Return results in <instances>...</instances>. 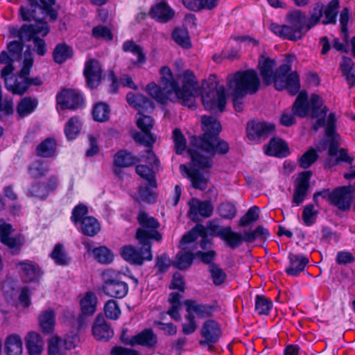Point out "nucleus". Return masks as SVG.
<instances>
[{
  "label": "nucleus",
  "instance_id": "1",
  "mask_svg": "<svg viewBox=\"0 0 355 355\" xmlns=\"http://www.w3.org/2000/svg\"><path fill=\"white\" fill-rule=\"evenodd\" d=\"M160 75L159 86L153 82L146 86L148 94L157 102L164 104L168 101L180 100L184 105L191 107L194 98L201 94L202 102L206 110H223L226 95L224 87L218 86L216 76H209L203 83V89L200 92L197 80L190 71H184L180 76L182 87H179L168 67L161 68Z\"/></svg>",
  "mask_w": 355,
  "mask_h": 355
},
{
  "label": "nucleus",
  "instance_id": "2",
  "mask_svg": "<svg viewBox=\"0 0 355 355\" xmlns=\"http://www.w3.org/2000/svg\"><path fill=\"white\" fill-rule=\"evenodd\" d=\"M202 137H193L188 152L191 159V166H180L181 174L184 178H202L211 166V158L216 154H225L229 150L227 142L219 140L220 123L214 117L203 116L201 118Z\"/></svg>",
  "mask_w": 355,
  "mask_h": 355
},
{
  "label": "nucleus",
  "instance_id": "3",
  "mask_svg": "<svg viewBox=\"0 0 355 355\" xmlns=\"http://www.w3.org/2000/svg\"><path fill=\"white\" fill-rule=\"evenodd\" d=\"M309 13L310 17L307 19L304 13L300 10H294L288 16L289 25L272 24L270 28L273 33L283 39L299 40L320 21L323 15L322 3H315L311 8Z\"/></svg>",
  "mask_w": 355,
  "mask_h": 355
},
{
  "label": "nucleus",
  "instance_id": "4",
  "mask_svg": "<svg viewBox=\"0 0 355 355\" xmlns=\"http://www.w3.org/2000/svg\"><path fill=\"white\" fill-rule=\"evenodd\" d=\"M275 62L272 60L261 56L259 62V68L264 83L266 85L274 83L277 90L286 89L290 94H297L300 88L298 75L291 71L288 64H282L274 72Z\"/></svg>",
  "mask_w": 355,
  "mask_h": 355
},
{
  "label": "nucleus",
  "instance_id": "5",
  "mask_svg": "<svg viewBox=\"0 0 355 355\" xmlns=\"http://www.w3.org/2000/svg\"><path fill=\"white\" fill-rule=\"evenodd\" d=\"M126 99L130 105L138 110L136 123L141 132L134 135V139L147 147H150L156 139L150 132L153 121L150 116L144 115L143 112L153 110V103L142 94H135L132 92L127 94Z\"/></svg>",
  "mask_w": 355,
  "mask_h": 355
},
{
  "label": "nucleus",
  "instance_id": "6",
  "mask_svg": "<svg viewBox=\"0 0 355 355\" xmlns=\"http://www.w3.org/2000/svg\"><path fill=\"white\" fill-rule=\"evenodd\" d=\"M327 112V108L323 106L322 101L319 96L313 94L308 100L307 94L301 92L293 105V113L289 111L284 112L280 118V123L284 126L292 125L295 123L294 114L301 117L311 115L318 120L324 119Z\"/></svg>",
  "mask_w": 355,
  "mask_h": 355
},
{
  "label": "nucleus",
  "instance_id": "7",
  "mask_svg": "<svg viewBox=\"0 0 355 355\" xmlns=\"http://www.w3.org/2000/svg\"><path fill=\"white\" fill-rule=\"evenodd\" d=\"M33 54L28 48L24 55L23 66L20 68L19 74L16 76L13 73L14 67L12 64L5 66L1 70V76L5 81L6 87L13 94H24L30 85H40L42 81L40 78H29L30 70L33 66Z\"/></svg>",
  "mask_w": 355,
  "mask_h": 355
},
{
  "label": "nucleus",
  "instance_id": "8",
  "mask_svg": "<svg viewBox=\"0 0 355 355\" xmlns=\"http://www.w3.org/2000/svg\"><path fill=\"white\" fill-rule=\"evenodd\" d=\"M260 80L257 72L253 69L239 71L229 75L227 78V92L235 98L234 105L236 111L242 110L238 98L247 94L255 93L259 87Z\"/></svg>",
  "mask_w": 355,
  "mask_h": 355
},
{
  "label": "nucleus",
  "instance_id": "9",
  "mask_svg": "<svg viewBox=\"0 0 355 355\" xmlns=\"http://www.w3.org/2000/svg\"><path fill=\"white\" fill-rule=\"evenodd\" d=\"M35 20V25H24L20 29L10 28V33L12 37H17L22 41L33 40L37 53L44 55L46 52L45 42L39 39V36H45L49 33V27L46 22L40 20L39 17L33 18Z\"/></svg>",
  "mask_w": 355,
  "mask_h": 355
},
{
  "label": "nucleus",
  "instance_id": "10",
  "mask_svg": "<svg viewBox=\"0 0 355 355\" xmlns=\"http://www.w3.org/2000/svg\"><path fill=\"white\" fill-rule=\"evenodd\" d=\"M88 212L87 206L79 203L73 208L70 220L81 234L93 237L101 231V225L95 217L87 216Z\"/></svg>",
  "mask_w": 355,
  "mask_h": 355
},
{
  "label": "nucleus",
  "instance_id": "11",
  "mask_svg": "<svg viewBox=\"0 0 355 355\" xmlns=\"http://www.w3.org/2000/svg\"><path fill=\"white\" fill-rule=\"evenodd\" d=\"M137 220L140 225L135 234L137 241H141L146 244L147 242L152 243L151 240L160 241L162 239V234L157 230L160 226L158 220L148 215L145 211H139Z\"/></svg>",
  "mask_w": 355,
  "mask_h": 355
},
{
  "label": "nucleus",
  "instance_id": "12",
  "mask_svg": "<svg viewBox=\"0 0 355 355\" xmlns=\"http://www.w3.org/2000/svg\"><path fill=\"white\" fill-rule=\"evenodd\" d=\"M337 117L334 113L331 112L325 121L324 119H318L313 125V129L316 131L319 128L325 127V135L329 143V154L331 156L336 155L339 153V159L346 161L348 158L347 152L345 149L338 151L340 136L336 132V122Z\"/></svg>",
  "mask_w": 355,
  "mask_h": 355
},
{
  "label": "nucleus",
  "instance_id": "13",
  "mask_svg": "<svg viewBox=\"0 0 355 355\" xmlns=\"http://www.w3.org/2000/svg\"><path fill=\"white\" fill-rule=\"evenodd\" d=\"M141 248L137 249L132 245H124L121 248V255L124 260L135 266H142L145 261L153 260L152 243L144 244L137 241Z\"/></svg>",
  "mask_w": 355,
  "mask_h": 355
},
{
  "label": "nucleus",
  "instance_id": "14",
  "mask_svg": "<svg viewBox=\"0 0 355 355\" xmlns=\"http://www.w3.org/2000/svg\"><path fill=\"white\" fill-rule=\"evenodd\" d=\"M103 284L101 290L107 297L115 299H123L129 291L128 284L116 277H107V272H103Z\"/></svg>",
  "mask_w": 355,
  "mask_h": 355
},
{
  "label": "nucleus",
  "instance_id": "15",
  "mask_svg": "<svg viewBox=\"0 0 355 355\" xmlns=\"http://www.w3.org/2000/svg\"><path fill=\"white\" fill-rule=\"evenodd\" d=\"M354 191V184H349L335 188L332 190L331 205L342 211H348L352 206Z\"/></svg>",
  "mask_w": 355,
  "mask_h": 355
},
{
  "label": "nucleus",
  "instance_id": "16",
  "mask_svg": "<svg viewBox=\"0 0 355 355\" xmlns=\"http://www.w3.org/2000/svg\"><path fill=\"white\" fill-rule=\"evenodd\" d=\"M187 313H195L199 318H209L214 315L218 309V302L211 304L198 303L196 300L188 299L184 301Z\"/></svg>",
  "mask_w": 355,
  "mask_h": 355
},
{
  "label": "nucleus",
  "instance_id": "17",
  "mask_svg": "<svg viewBox=\"0 0 355 355\" xmlns=\"http://www.w3.org/2000/svg\"><path fill=\"white\" fill-rule=\"evenodd\" d=\"M8 49L10 53V55H8L6 52H2L0 54V63H4L6 64V66L12 64V66L14 67V70L17 66L20 68L22 67L24 55L25 53L21 54V42L19 41L11 42L8 44Z\"/></svg>",
  "mask_w": 355,
  "mask_h": 355
},
{
  "label": "nucleus",
  "instance_id": "18",
  "mask_svg": "<svg viewBox=\"0 0 355 355\" xmlns=\"http://www.w3.org/2000/svg\"><path fill=\"white\" fill-rule=\"evenodd\" d=\"M200 335L204 338V340H200V345L210 346L218 342L222 336V331L219 324L216 320H207L202 324Z\"/></svg>",
  "mask_w": 355,
  "mask_h": 355
},
{
  "label": "nucleus",
  "instance_id": "19",
  "mask_svg": "<svg viewBox=\"0 0 355 355\" xmlns=\"http://www.w3.org/2000/svg\"><path fill=\"white\" fill-rule=\"evenodd\" d=\"M270 235L269 230L262 225L257 226L253 230H244L243 234L237 232L236 248L241 245L243 241L250 243L258 240L265 243Z\"/></svg>",
  "mask_w": 355,
  "mask_h": 355
},
{
  "label": "nucleus",
  "instance_id": "20",
  "mask_svg": "<svg viewBox=\"0 0 355 355\" xmlns=\"http://www.w3.org/2000/svg\"><path fill=\"white\" fill-rule=\"evenodd\" d=\"M57 103L62 109H77L83 103L82 94L74 89H64L57 95Z\"/></svg>",
  "mask_w": 355,
  "mask_h": 355
},
{
  "label": "nucleus",
  "instance_id": "21",
  "mask_svg": "<svg viewBox=\"0 0 355 355\" xmlns=\"http://www.w3.org/2000/svg\"><path fill=\"white\" fill-rule=\"evenodd\" d=\"M146 181L138 187L135 200L139 202L155 204L157 200V179H145Z\"/></svg>",
  "mask_w": 355,
  "mask_h": 355
},
{
  "label": "nucleus",
  "instance_id": "22",
  "mask_svg": "<svg viewBox=\"0 0 355 355\" xmlns=\"http://www.w3.org/2000/svg\"><path fill=\"white\" fill-rule=\"evenodd\" d=\"M207 232H209L210 236L212 237H219L231 249H236L237 232L233 231L230 226L220 227L218 225L214 224L210 221L207 224Z\"/></svg>",
  "mask_w": 355,
  "mask_h": 355
},
{
  "label": "nucleus",
  "instance_id": "23",
  "mask_svg": "<svg viewBox=\"0 0 355 355\" xmlns=\"http://www.w3.org/2000/svg\"><path fill=\"white\" fill-rule=\"evenodd\" d=\"M189 205L188 216L193 221L198 220V216L209 218L212 216L214 212V207L209 200L202 201L196 198H192L189 201Z\"/></svg>",
  "mask_w": 355,
  "mask_h": 355
},
{
  "label": "nucleus",
  "instance_id": "24",
  "mask_svg": "<svg viewBox=\"0 0 355 355\" xmlns=\"http://www.w3.org/2000/svg\"><path fill=\"white\" fill-rule=\"evenodd\" d=\"M30 6L28 7L21 6L20 8V15L21 18L25 21H29L32 18H35L36 14L42 13L44 16L49 17L50 19L53 21L57 18L56 11L50 9L43 3V6H37L35 0H28Z\"/></svg>",
  "mask_w": 355,
  "mask_h": 355
},
{
  "label": "nucleus",
  "instance_id": "25",
  "mask_svg": "<svg viewBox=\"0 0 355 355\" xmlns=\"http://www.w3.org/2000/svg\"><path fill=\"white\" fill-rule=\"evenodd\" d=\"M275 126L272 123L252 121L248 123L247 136L252 141H258L261 138L272 133Z\"/></svg>",
  "mask_w": 355,
  "mask_h": 355
},
{
  "label": "nucleus",
  "instance_id": "26",
  "mask_svg": "<svg viewBox=\"0 0 355 355\" xmlns=\"http://www.w3.org/2000/svg\"><path fill=\"white\" fill-rule=\"evenodd\" d=\"M141 157H145L144 161L149 164L151 168L146 165H138L136 167L137 174L140 178H154L159 169V161L151 149H148L146 155Z\"/></svg>",
  "mask_w": 355,
  "mask_h": 355
},
{
  "label": "nucleus",
  "instance_id": "27",
  "mask_svg": "<svg viewBox=\"0 0 355 355\" xmlns=\"http://www.w3.org/2000/svg\"><path fill=\"white\" fill-rule=\"evenodd\" d=\"M92 330L97 340L108 341L114 336L113 329L101 313L96 315Z\"/></svg>",
  "mask_w": 355,
  "mask_h": 355
},
{
  "label": "nucleus",
  "instance_id": "28",
  "mask_svg": "<svg viewBox=\"0 0 355 355\" xmlns=\"http://www.w3.org/2000/svg\"><path fill=\"white\" fill-rule=\"evenodd\" d=\"M150 17L161 23H166L175 15L174 10L164 1L155 3L149 12Z\"/></svg>",
  "mask_w": 355,
  "mask_h": 355
},
{
  "label": "nucleus",
  "instance_id": "29",
  "mask_svg": "<svg viewBox=\"0 0 355 355\" xmlns=\"http://www.w3.org/2000/svg\"><path fill=\"white\" fill-rule=\"evenodd\" d=\"M17 266H21L22 279L24 282H38L43 272L37 263L29 260L19 261Z\"/></svg>",
  "mask_w": 355,
  "mask_h": 355
},
{
  "label": "nucleus",
  "instance_id": "30",
  "mask_svg": "<svg viewBox=\"0 0 355 355\" xmlns=\"http://www.w3.org/2000/svg\"><path fill=\"white\" fill-rule=\"evenodd\" d=\"M84 74L87 86L91 89L96 88L100 83L102 74L99 62L96 60H88L85 64Z\"/></svg>",
  "mask_w": 355,
  "mask_h": 355
},
{
  "label": "nucleus",
  "instance_id": "31",
  "mask_svg": "<svg viewBox=\"0 0 355 355\" xmlns=\"http://www.w3.org/2000/svg\"><path fill=\"white\" fill-rule=\"evenodd\" d=\"M289 266L285 269V272L291 277H297L309 263V258L302 254L290 252L288 255Z\"/></svg>",
  "mask_w": 355,
  "mask_h": 355
},
{
  "label": "nucleus",
  "instance_id": "32",
  "mask_svg": "<svg viewBox=\"0 0 355 355\" xmlns=\"http://www.w3.org/2000/svg\"><path fill=\"white\" fill-rule=\"evenodd\" d=\"M57 185L56 179H49L46 183L35 182L28 189V196L43 200L46 199L50 192L56 189Z\"/></svg>",
  "mask_w": 355,
  "mask_h": 355
},
{
  "label": "nucleus",
  "instance_id": "33",
  "mask_svg": "<svg viewBox=\"0 0 355 355\" xmlns=\"http://www.w3.org/2000/svg\"><path fill=\"white\" fill-rule=\"evenodd\" d=\"M25 345L28 355H41L44 342L40 334L29 331L25 337Z\"/></svg>",
  "mask_w": 355,
  "mask_h": 355
},
{
  "label": "nucleus",
  "instance_id": "34",
  "mask_svg": "<svg viewBox=\"0 0 355 355\" xmlns=\"http://www.w3.org/2000/svg\"><path fill=\"white\" fill-rule=\"evenodd\" d=\"M265 153L270 156L284 157L289 154L288 145L280 138L272 139L264 148Z\"/></svg>",
  "mask_w": 355,
  "mask_h": 355
},
{
  "label": "nucleus",
  "instance_id": "35",
  "mask_svg": "<svg viewBox=\"0 0 355 355\" xmlns=\"http://www.w3.org/2000/svg\"><path fill=\"white\" fill-rule=\"evenodd\" d=\"M311 179H296L294 183L295 189L293 196V202L296 205H301L306 196L311 186Z\"/></svg>",
  "mask_w": 355,
  "mask_h": 355
},
{
  "label": "nucleus",
  "instance_id": "36",
  "mask_svg": "<svg viewBox=\"0 0 355 355\" xmlns=\"http://www.w3.org/2000/svg\"><path fill=\"white\" fill-rule=\"evenodd\" d=\"M157 343V337L151 328H146L135 335V346L141 345L150 349Z\"/></svg>",
  "mask_w": 355,
  "mask_h": 355
},
{
  "label": "nucleus",
  "instance_id": "37",
  "mask_svg": "<svg viewBox=\"0 0 355 355\" xmlns=\"http://www.w3.org/2000/svg\"><path fill=\"white\" fill-rule=\"evenodd\" d=\"M196 257V252L184 250H180L177 253L172 266L180 270L189 269L191 267Z\"/></svg>",
  "mask_w": 355,
  "mask_h": 355
},
{
  "label": "nucleus",
  "instance_id": "38",
  "mask_svg": "<svg viewBox=\"0 0 355 355\" xmlns=\"http://www.w3.org/2000/svg\"><path fill=\"white\" fill-rule=\"evenodd\" d=\"M21 337L16 334L8 336L4 342V351L6 355H21L23 350Z\"/></svg>",
  "mask_w": 355,
  "mask_h": 355
},
{
  "label": "nucleus",
  "instance_id": "39",
  "mask_svg": "<svg viewBox=\"0 0 355 355\" xmlns=\"http://www.w3.org/2000/svg\"><path fill=\"white\" fill-rule=\"evenodd\" d=\"M41 330L44 334H51L54 331L55 324V315L54 311L48 309L44 311L39 317Z\"/></svg>",
  "mask_w": 355,
  "mask_h": 355
},
{
  "label": "nucleus",
  "instance_id": "40",
  "mask_svg": "<svg viewBox=\"0 0 355 355\" xmlns=\"http://www.w3.org/2000/svg\"><path fill=\"white\" fill-rule=\"evenodd\" d=\"M123 49L125 52H130L137 58L136 61L132 62V65L130 66V68L135 66L141 67L146 63V55L140 46L137 45L132 41H127L123 44Z\"/></svg>",
  "mask_w": 355,
  "mask_h": 355
},
{
  "label": "nucleus",
  "instance_id": "41",
  "mask_svg": "<svg viewBox=\"0 0 355 355\" xmlns=\"http://www.w3.org/2000/svg\"><path fill=\"white\" fill-rule=\"evenodd\" d=\"M97 298L94 293L87 291L80 300V305L83 315H92L96 310Z\"/></svg>",
  "mask_w": 355,
  "mask_h": 355
},
{
  "label": "nucleus",
  "instance_id": "42",
  "mask_svg": "<svg viewBox=\"0 0 355 355\" xmlns=\"http://www.w3.org/2000/svg\"><path fill=\"white\" fill-rule=\"evenodd\" d=\"M50 257L53 260L54 263L58 266H69L71 264V259L68 257L64 250V245L62 243L55 245Z\"/></svg>",
  "mask_w": 355,
  "mask_h": 355
},
{
  "label": "nucleus",
  "instance_id": "43",
  "mask_svg": "<svg viewBox=\"0 0 355 355\" xmlns=\"http://www.w3.org/2000/svg\"><path fill=\"white\" fill-rule=\"evenodd\" d=\"M273 306L272 301L263 295H256L254 311L259 315H269Z\"/></svg>",
  "mask_w": 355,
  "mask_h": 355
},
{
  "label": "nucleus",
  "instance_id": "44",
  "mask_svg": "<svg viewBox=\"0 0 355 355\" xmlns=\"http://www.w3.org/2000/svg\"><path fill=\"white\" fill-rule=\"evenodd\" d=\"M73 56V49L64 43L58 44L53 52V60L58 64H62Z\"/></svg>",
  "mask_w": 355,
  "mask_h": 355
},
{
  "label": "nucleus",
  "instance_id": "45",
  "mask_svg": "<svg viewBox=\"0 0 355 355\" xmlns=\"http://www.w3.org/2000/svg\"><path fill=\"white\" fill-rule=\"evenodd\" d=\"M92 254L95 260L101 264H110L114 258L112 251L104 245L94 248Z\"/></svg>",
  "mask_w": 355,
  "mask_h": 355
},
{
  "label": "nucleus",
  "instance_id": "46",
  "mask_svg": "<svg viewBox=\"0 0 355 355\" xmlns=\"http://www.w3.org/2000/svg\"><path fill=\"white\" fill-rule=\"evenodd\" d=\"M339 8L338 0H331L325 7L323 8V13L324 18L322 20V24H335L338 15V9Z\"/></svg>",
  "mask_w": 355,
  "mask_h": 355
},
{
  "label": "nucleus",
  "instance_id": "47",
  "mask_svg": "<svg viewBox=\"0 0 355 355\" xmlns=\"http://www.w3.org/2000/svg\"><path fill=\"white\" fill-rule=\"evenodd\" d=\"M0 241L10 250L12 254H19L24 245V239L20 235L14 237L10 236Z\"/></svg>",
  "mask_w": 355,
  "mask_h": 355
},
{
  "label": "nucleus",
  "instance_id": "48",
  "mask_svg": "<svg viewBox=\"0 0 355 355\" xmlns=\"http://www.w3.org/2000/svg\"><path fill=\"white\" fill-rule=\"evenodd\" d=\"M35 98L26 97L21 100L17 106V113L21 116H25L32 113L37 106Z\"/></svg>",
  "mask_w": 355,
  "mask_h": 355
},
{
  "label": "nucleus",
  "instance_id": "49",
  "mask_svg": "<svg viewBox=\"0 0 355 355\" xmlns=\"http://www.w3.org/2000/svg\"><path fill=\"white\" fill-rule=\"evenodd\" d=\"M81 122L76 117H71L67 123L64 128V133L68 140H73L80 133Z\"/></svg>",
  "mask_w": 355,
  "mask_h": 355
},
{
  "label": "nucleus",
  "instance_id": "50",
  "mask_svg": "<svg viewBox=\"0 0 355 355\" xmlns=\"http://www.w3.org/2000/svg\"><path fill=\"white\" fill-rule=\"evenodd\" d=\"M56 143L54 139H47L37 148V155L43 157H53L55 154Z\"/></svg>",
  "mask_w": 355,
  "mask_h": 355
},
{
  "label": "nucleus",
  "instance_id": "51",
  "mask_svg": "<svg viewBox=\"0 0 355 355\" xmlns=\"http://www.w3.org/2000/svg\"><path fill=\"white\" fill-rule=\"evenodd\" d=\"M137 161L131 153L125 150L119 151L114 156V162L118 167H128Z\"/></svg>",
  "mask_w": 355,
  "mask_h": 355
},
{
  "label": "nucleus",
  "instance_id": "52",
  "mask_svg": "<svg viewBox=\"0 0 355 355\" xmlns=\"http://www.w3.org/2000/svg\"><path fill=\"white\" fill-rule=\"evenodd\" d=\"M110 112V108L106 103H98L94 105L92 114L95 121L104 122L108 120Z\"/></svg>",
  "mask_w": 355,
  "mask_h": 355
},
{
  "label": "nucleus",
  "instance_id": "53",
  "mask_svg": "<svg viewBox=\"0 0 355 355\" xmlns=\"http://www.w3.org/2000/svg\"><path fill=\"white\" fill-rule=\"evenodd\" d=\"M259 208L254 205L248 209L246 213L239 220V225L241 227H246L257 221L259 217Z\"/></svg>",
  "mask_w": 355,
  "mask_h": 355
},
{
  "label": "nucleus",
  "instance_id": "54",
  "mask_svg": "<svg viewBox=\"0 0 355 355\" xmlns=\"http://www.w3.org/2000/svg\"><path fill=\"white\" fill-rule=\"evenodd\" d=\"M103 309L106 318L110 320H117L121 315L119 304L113 299L106 302Z\"/></svg>",
  "mask_w": 355,
  "mask_h": 355
},
{
  "label": "nucleus",
  "instance_id": "55",
  "mask_svg": "<svg viewBox=\"0 0 355 355\" xmlns=\"http://www.w3.org/2000/svg\"><path fill=\"white\" fill-rule=\"evenodd\" d=\"M343 75L350 86L355 85V76L352 72L353 62L349 58L344 57L340 64Z\"/></svg>",
  "mask_w": 355,
  "mask_h": 355
},
{
  "label": "nucleus",
  "instance_id": "56",
  "mask_svg": "<svg viewBox=\"0 0 355 355\" xmlns=\"http://www.w3.org/2000/svg\"><path fill=\"white\" fill-rule=\"evenodd\" d=\"M218 213L223 218L233 219L236 215L237 209L232 202H222L218 207Z\"/></svg>",
  "mask_w": 355,
  "mask_h": 355
},
{
  "label": "nucleus",
  "instance_id": "57",
  "mask_svg": "<svg viewBox=\"0 0 355 355\" xmlns=\"http://www.w3.org/2000/svg\"><path fill=\"white\" fill-rule=\"evenodd\" d=\"M173 38L175 42L184 48H188L191 45L188 32L185 28H175L173 33Z\"/></svg>",
  "mask_w": 355,
  "mask_h": 355
},
{
  "label": "nucleus",
  "instance_id": "58",
  "mask_svg": "<svg viewBox=\"0 0 355 355\" xmlns=\"http://www.w3.org/2000/svg\"><path fill=\"white\" fill-rule=\"evenodd\" d=\"M209 272L215 286L222 285L227 279V274L217 264H213V266L209 268Z\"/></svg>",
  "mask_w": 355,
  "mask_h": 355
},
{
  "label": "nucleus",
  "instance_id": "59",
  "mask_svg": "<svg viewBox=\"0 0 355 355\" xmlns=\"http://www.w3.org/2000/svg\"><path fill=\"white\" fill-rule=\"evenodd\" d=\"M49 166L46 163L36 161L29 167L30 175L34 178H39L47 175Z\"/></svg>",
  "mask_w": 355,
  "mask_h": 355
},
{
  "label": "nucleus",
  "instance_id": "60",
  "mask_svg": "<svg viewBox=\"0 0 355 355\" xmlns=\"http://www.w3.org/2000/svg\"><path fill=\"white\" fill-rule=\"evenodd\" d=\"M318 211L314 209L313 204L306 205L302 211V220L306 226H311L315 220Z\"/></svg>",
  "mask_w": 355,
  "mask_h": 355
},
{
  "label": "nucleus",
  "instance_id": "61",
  "mask_svg": "<svg viewBox=\"0 0 355 355\" xmlns=\"http://www.w3.org/2000/svg\"><path fill=\"white\" fill-rule=\"evenodd\" d=\"M172 265L170 258L166 253H163L156 258L155 268H157V274L165 273Z\"/></svg>",
  "mask_w": 355,
  "mask_h": 355
},
{
  "label": "nucleus",
  "instance_id": "62",
  "mask_svg": "<svg viewBox=\"0 0 355 355\" xmlns=\"http://www.w3.org/2000/svg\"><path fill=\"white\" fill-rule=\"evenodd\" d=\"M196 257L199 258L202 263L209 265L210 268L213 266V264H216L214 261L216 259L217 254L214 250H209L206 252L198 250L196 252Z\"/></svg>",
  "mask_w": 355,
  "mask_h": 355
},
{
  "label": "nucleus",
  "instance_id": "63",
  "mask_svg": "<svg viewBox=\"0 0 355 355\" xmlns=\"http://www.w3.org/2000/svg\"><path fill=\"white\" fill-rule=\"evenodd\" d=\"M173 139L175 148L178 154H182L186 149V140L179 129H175L173 132Z\"/></svg>",
  "mask_w": 355,
  "mask_h": 355
},
{
  "label": "nucleus",
  "instance_id": "64",
  "mask_svg": "<svg viewBox=\"0 0 355 355\" xmlns=\"http://www.w3.org/2000/svg\"><path fill=\"white\" fill-rule=\"evenodd\" d=\"M318 158V154L316 151L311 148L307 150L300 158V164L304 168H306L309 167Z\"/></svg>",
  "mask_w": 355,
  "mask_h": 355
}]
</instances>
